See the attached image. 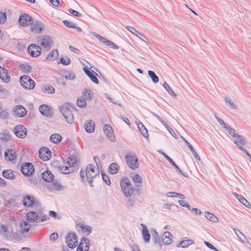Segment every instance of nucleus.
Returning <instances> with one entry per match:
<instances>
[{"instance_id": "1", "label": "nucleus", "mask_w": 251, "mask_h": 251, "mask_svg": "<svg viewBox=\"0 0 251 251\" xmlns=\"http://www.w3.org/2000/svg\"><path fill=\"white\" fill-rule=\"evenodd\" d=\"M120 185L124 195L126 197H130L133 192V187L130 180L126 177H123Z\"/></svg>"}, {"instance_id": "2", "label": "nucleus", "mask_w": 251, "mask_h": 251, "mask_svg": "<svg viewBox=\"0 0 251 251\" xmlns=\"http://www.w3.org/2000/svg\"><path fill=\"white\" fill-rule=\"evenodd\" d=\"M20 82L21 85L25 89L32 90L35 86L34 81L29 76L26 75L21 76Z\"/></svg>"}, {"instance_id": "3", "label": "nucleus", "mask_w": 251, "mask_h": 251, "mask_svg": "<svg viewBox=\"0 0 251 251\" xmlns=\"http://www.w3.org/2000/svg\"><path fill=\"white\" fill-rule=\"evenodd\" d=\"M60 112L68 124H72L74 122V115L68 107L66 105H62L60 108Z\"/></svg>"}, {"instance_id": "4", "label": "nucleus", "mask_w": 251, "mask_h": 251, "mask_svg": "<svg viewBox=\"0 0 251 251\" xmlns=\"http://www.w3.org/2000/svg\"><path fill=\"white\" fill-rule=\"evenodd\" d=\"M125 160L127 165L131 169L135 170L138 168L139 165L138 159L135 155L126 154L125 156Z\"/></svg>"}, {"instance_id": "5", "label": "nucleus", "mask_w": 251, "mask_h": 251, "mask_svg": "<svg viewBox=\"0 0 251 251\" xmlns=\"http://www.w3.org/2000/svg\"><path fill=\"white\" fill-rule=\"evenodd\" d=\"M66 242L71 249H74L77 245V239L76 234L74 232L69 233L66 238Z\"/></svg>"}, {"instance_id": "6", "label": "nucleus", "mask_w": 251, "mask_h": 251, "mask_svg": "<svg viewBox=\"0 0 251 251\" xmlns=\"http://www.w3.org/2000/svg\"><path fill=\"white\" fill-rule=\"evenodd\" d=\"M21 170L24 176H30L34 173V168L31 163L26 162L22 165Z\"/></svg>"}, {"instance_id": "7", "label": "nucleus", "mask_w": 251, "mask_h": 251, "mask_svg": "<svg viewBox=\"0 0 251 251\" xmlns=\"http://www.w3.org/2000/svg\"><path fill=\"white\" fill-rule=\"evenodd\" d=\"M27 51L31 56L36 57L41 54L42 49L38 45L32 44L28 47Z\"/></svg>"}, {"instance_id": "8", "label": "nucleus", "mask_w": 251, "mask_h": 251, "mask_svg": "<svg viewBox=\"0 0 251 251\" xmlns=\"http://www.w3.org/2000/svg\"><path fill=\"white\" fill-rule=\"evenodd\" d=\"M33 21L32 18L27 14H22L19 19V24L21 26L25 27L31 25Z\"/></svg>"}, {"instance_id": "9", "label": "nucleus", "mask_w": 251, "mask_h": 251, "mask_svg": "<svg viewBox=\"0 0 251 251\" xmlns=\"http://www.w3.org/2000/svg\"><path fill=\"white\" fill-rule=\"evenodd\" d=\"M44 25L41 22L35 20H33L30 25V30L35 33H40L44 28Z\"/></svg>"}, {"instance_id": "10", "label": "nucleus", "mask_w": 251, "mask_h": 251, "mask_svg": "<svg viewBox=\"0 0 251 251\" xmlns=\"http://www.w3.org/2000/svg\"><path fill=\"white\" fill-rule=\"evenodd\" d=\"M40 44L47 50L50 49L52 44L53 41L52 38L49 35H43L40 37Z\"/></svg>"}, {"instance_id": "11", "label": "nucleus", "mask_w": 251, "mask_h": 251, "mask_svg": "<svg viewBox=\"0 0 251 251\" xmlns=\"http://www.w3.org/2000/svg\"><path fill=\"white\" fill-rule=\"evenodd\" d=\"M103 132L107 138L112 142L116 141V137L113 132L112 127L108 124H105L103 126Z\"/></svg>"}, {"instance_id": "12", "label": "nucleus", "mask_w": 251, "mask_h": 251, "mask_svg": "<svg viewBox=\"0 0 251 251\" xmlns=\"http://www.w3.org/2000/svg\"><path fill=\"white\" fill-rule=\"evenodd\" d=\"M39 155L42 160L47 161L50 159L51 156V152L47 147H43L39 151Z\"/></svg>"}, {"instance_id": "13", "label": "nucleus", "mask_w": 251, "mask_h": 251, "mask_svg": "<svg viewBox=\"0 0 251 251\" xmlns=\"http://www.w3.org/2000/svg\"><path fill=\"white\" fill-rule=\"evenodd\" d=\"M13 132L17 137L21 138L25 137L27 134L26 128L22 125L16 126Z\"/></svg>"}, {"instance_id": "14", "label": "nucleus", "mask_w": 251, "mask_h": 251, "mask_svg": "<svg viewBox=\"0 0 251 251\" xmlns=\"http://www.w3.org/2000/svg\"><path fill=\"white\" fill-rule=\"evenodd\" d=\"M90 245V240L86 238L81 239L76 251H88Z\"/></svg>"}, {"instance_id": "15", "label": "nucleus", "mask_w": 251, "mask_h": 251, "mask_svg": "<svg viewBox=\"0 0 251 251\" xmlns=\"http://www.w3.org/2000/svg\"><path fill=\"white\" fill-rule=\"evenodd\" d=\"M39 109L41 114L44 116L51 117L52 115L53 112L51 107L47 104L40 105Z\"/></svg>"}, {"instance_id": "16", "label": "nucleus", "mask_w": 251, "mask_h": 251, "mask_svg": "<svg viewBox=\"0 0 251 251\" xmlns=\"http://www.w3.org/2000/svg\"><path fill=\"white\" fill-rule=\"evenodd\" d=\"M85 175L87 178V180L91 187H94L93 184V179L96 177L97 176L99 177V172L97 170L96 172L90 173L88 171H85Z\"/></svg>"}, {"instance_id": "17", "label": "nucleus", "mask_w": 251, "mask_h": 251, "mask_svg": "<svg viewBox=\"0 0 251 251\" xmlns=\"http://www.w3.org/2000/svg\"><path fill=\"white\" fill-rule=\"evenodd\" d=\"M170 163V164L175 167L176 170V171L179 174L185 176L182 171L179 169L178 166L176 164V163L173 161V160L170 158L167 154H166L163 151L159 152Z\"/></svg>"}, {"instance_id": "18", "label": "nucleus", "mask_w": 251, "mask_h": 251, "mask_svg": "<svg viewBox=\"0 0 251 251\" xmlns=\"http://www.w3.org/2000/svg\"><path fill=\"white\" fill-rule=\"evenodd\" d=\"M0 78L4 82L8 83L10 81V77L8 71L0 66Z\"/></svg>"}, {"instance_id": "19", "label": "nucleus", "mask_w": 251, "mask_h": 251, "mask_svg": "<svg viewBox=\"0 0 251 251\" xmlns=\"http://www.w3.org/2000/svg\"><path fill=\"white\" fill-rule=\"evenodd\" d=\"M35 204L36 201L34 196L27 195L24 198L23 204L24 206L29 207L33 206Z\"/></svg>"}, {"instance_id": "20", "label": "nucleus", "mask_w": 251, "mask_h": 251, "mask_svg": "<svg viewBox=\"0 0 251 251\" xmlns=\"http://www.w3.org/2000/svg\"><path fill=\"white\" fill-rule=\"evenodd\" d=\"M13 111L15 115L19 117H24L26 114L25 108L21 105L16 106Z\"/></svg>"}, {"instance_id": "21", "label": "nucleus", "mask_w": 251, "mask_h": 251, "mask_svg": "<svg viewBox=\"0 0 251 251\" xmlns=\"http://www.w3.org/2000/svg\"><path fill=\"white\" fill-rule=\"evenodd\" d=\"M152 240L155 245L157 246L160 249H162L161 241L158 234L154 229H151Z\"/></svg>"}, {"instance_id": "22", "label": "nucleus", "mask_w": 251, "mask_h": 251, "mask_svg": "<svg viewBox=\"0 0 251 251\" xmlns=\"http://www.w3.org/2000/svg\"><path fill=\"white\" fill-rule=\"evenodd\" d=\"M26 219L28 221L34 223H38L39 215L38 214L33 211H30L26 214Z\"/></svg>"}, {"instance_id": "23", "label": "nucleus", "mask_w": 251, "mask_h": 251, "mask_svg": "<svg viewBox=\"0 0 251 251\" xmlns=\"http://www.w3.org/2000/svg\"><path fill=\"white\" fill-rule=\"evenodd\" d=\"M162 242L164 244L169 245L172 243L173 237L171 232L165 231L162 235Z\"/></svg>"}, {"instance_id": "24", "label": "nucleus", "mask_w": 251, "mask_h": 251, "mask_svg": "<svg viewBox=\"0 0 251 251\" xmlns=\"http://www.w3.org/2000/svg\"><path fill=\"white\" fill-rule=\"evenodd\" d=\"M141 226H142V235L143 240L146 243H149L150 241L151 235L149 233V230L147 226L143 224H141Z\"/></svg>"}, {"instance_id": "25", "label": "nucleus", "mask_w": 251, "mask_h": 251, "mask_svg": "<svg viewBox=\"0 0 251 251\" xmlns=\"http://www.w3.org/2000/svg\"><path fill=\"white\" fill-rule=\"evenodd\" d=\"M95 125L94 122L90 120L84 124L85 131L88 133H92L95 130Z\"/></svg>"}, {"instance_id": "26", "label": "nucleus", "mask_w": 251, "mask_h": 251, "mask_svg": "<svg viewBox=\"0 0 251 251\" xmlns=\"http://www.w3.org/2000/svg\"><path fill=\"white\" fill-rule=\"evenodd\" d=\"M136 123L142 134L145 137L147 138L149 136V134L147 128L139 120L136 121Z\"/></svg>"}, {"instance_id": "27", "label": "nucleus", "mask_w": 251, "mask_h": 251, "mask_svg": "<svg viewBox=\"0 0 251 251\" xmlns=\"http://www.w3.org/2000/svg\"><path fill=\"white\" fill-rule=\"evenodd\" d=\"M42 177L43 180L47 182H51L54 179V176L48 170L42 173Z\"/></svg>"}, {"instance_id": "28", "label": "nucleus", "mask_w": 251, "mask_h": 251, "mask_svg": "<svg viewBox=\"0 0 251 251\" xmlns=\"http://www.w3.org/2000/svg\"><path fill=\"white\" fill-rule=\"evenodd\" d=\"M235 139L234 141V143L236 145L237 147L240 149V148H243L242 145H245L246 144V140L243 136L237 134L235 137Z\"/></svg>"}, {"instance_id": "29", "label": "nucleus", "mask_w": 251, "mask_h": 251, "mask_svg": "<svg viewBox=\"0 0 251 251\" xmlns=\"http://www.w3.org/2000/svg\"><path fill=\"white\" fill-rule=\"evenodd\" d=\"M42 89L44 93L47 94H53L55 93V89L49 84H43Z\"/></svg>"}, {"instance_id": "30", "label": "nucleus", "mask_w": 251, "mask_h": 251, "mask_svg": "<svg viewBox=\"0 0 251 251\" xmlns=\"http://www.w3.org/2000/svg\"><path fill=\"white\" fill-rule=\"evenodd\" d=\"M83 70L86 75L91 79V81L96 84L99 83L97 77L87 68H83Z\"/></svg>"}, {"instance_id": "31", "label": "nucleus", "mask_w": 251, "mask_h": 251, "mask_svg": "<svg viewBox=\"0 0 251 251\" xmlns=\"http://www.w3.org/2000/svg\"><path fill=\"white\" fill-rule=\"evenodd\" d=\"M7 151H5L4 157L6 159L9 161H13L15 159L16 156L14 155L15 152L12 149H7Z\"/></svg>"}, {"instance_id": "32", "label": "nucleus", "mask_w": 251, "mask_h": 251, "mask_svg": "<svg viewBox=\"0 0 251 251\" xmlns=\"http://www.w3.org/2000/svg\"><path fill=\"white\" fill-rule=\"evenodd\" d=\"M234 195L241 203H242L243 205H244L248 208H251V204L243 196H242L241 195H238L236 193H234Z\"/></svg>"}, {"instance_id": "33", "label": "nucleus", "mask_w": 251, "mask_h": 251, "mask_svg": "<svg viewBox=\"0 0 251 251\" xmlns=\"http://www.w3.org/2000/svg\"><path fill=\"white\" fill-rule=\"evenodd\" d=\"M14 173V172L11 170H6L2 172V175L5 178L13 179L15 177Z\"/></svg>"}, {"instance_id": "34", "label": "nucleus", "mask_w": 251, "mask_h": 251, "mask_svg": "<svg viewBox=\"0 0 251 251\" xmlns=\"http://www.w3.org/2000/svg\"><path fill=\"white\" fill-rule=\"evenodd\" d=\"M119 170L118 164L116 163H111L109 167V173L112 175L117 174Z\"/></svg>"}, {"instance_id": "35", "label": "nucleus", "mask_w": 251, "mask_h": 251, "mask_svg": "<svg viewBox=\"0 0 251 251\" xmlns=\"http://www.w3.org/2000/svg\"><path fill=\"white\" fill-rule=\"evenodd\" d=\"M76 162V158L75 156L72 155L67 157L66 164L71 167H73L74 164H75Z\"/></svg>"}, {"instance_id": "36", "label": "nucleus", "mask_w": 251, "mask_h": 251, "mask_svg": "<svg viewBox=\"0 0 251 251\" xmlns=\"http://www.w3.org/2000/svg\"><path fill=\"white\" fill-rule=\"evenodd\" d=\"M58 170L61 173L63 174H68L73 172V169H71V167L68 166H60L58 167Z\"/></svg>"}, {"instance_id": "37", "label": "nucleus", "mask_w": 251, "mask_h": 251, "mask_svg": "<svg viewBox=\"0 0 251 251\" xmlns=\"http://www.w3.org/2000/svg\"><path fill=\"white\" fill-rule=\"evenodd\" d=\"M183 141L185 142L188 148L190 150L192 153L194 155L195 158L198 160H200L201 158L199 155L196 153L193 146L184 138H182Z\"/></svg>"}, {"instance_id": "38", "label": "nucleus", "mask_w": 251, "mask_h": 251, "mask_svg": "<svg viewBox=\"0 0 251 251\" xmlns=\"http://www.w3.org/2000/svg\"><path fill=\"white\" fill-rule=\"evenodd\" d=\"M62 139V136L59 134H52L50 138V141L53 143H58Z\"/></svg>"}, {"instance_id": "39", "label": "nucleus", "mask_w": 251, "mask_h": 251, "mask_svg": "<svg viewBox=\"0 0 251 251\" xmlns=\"http://www.w3.org/2000/svg\"><path fill=\"white\" fill-rule=\"evenodd\" d=\"M58 52L57 50H54L51 51L46 58L47 60H54L58 56Z\"/></svg>"}, {"instance_id": "40", "label": "nucleus", "mask_w": 251, "mask_h": 251, "mask_svg": "<svg viewBox=\"0 0 251 251\" xmlns=\"http://www.w3.org/2000/svg\"><path fill=\"white\" fill-rule=\"evenodd\" d=\"M21 226L22 229L21 230L20 232L21 233H24L29 230L30 225H29L27 222L24 221L23 223H21Z\"/></svg>"}, {"instance_id": "41", "label": "nucleus", "mask_w": 251, "mask_h": 251, "mask_svg": "<svg viewBox=\"0 0 251 251\" xmlns=\"http://www.w3.org/2000/svg\"><path fill=\"white\" fill-rule=\"evenodd\" d=\"M0 139L4 141H8L10 140L11 136L9 132L4 131L0 134Z\"/></svg>"}, {"instance_id": "42", "label": "nucleus", "mask_w": 251, "mask_h": 251, "mask_svg": "<svg viewBox=\"0 0 251 251\" xmlns=\"http://www.w3.org/2000/svg\"><path fill=\"white\" fill-rule=\"evenodd\" d=\"M166 196L168 197H178L179 199L183 200L185 198L183 194L177 193L176 192H168L166 194Z\"/></svg>"}, {"instance_id": "43", "label": "nucleus", "mask_w": 251, "mask_h": 251, "mask_svg": "<svg viewBox=\"0 0 251 251\" xmlns=\"http://www.w3.org/2000/svg\"><path fill=\"white\" fill-rule=\"evenodd\" d=\"M148 75L151 78L152 82H153L154 83L158 82L159 78L153 71L151 70L149 71Z\"/></svg>"}, {"instance_id": "44", "label": "nucleus", "mask_w": 251, "mask_h": 251, "mask_svg": "<svg viewBox=\"0 0 251 251\" xmlns=\"http://www.w3.org/2000/svg\"><path fill=\"white\" fill-rule=\"evenodd\" d=\"M194 242L192 240L190 239L183 240L179 242V244L178 245V247L181 246L182 248H186L188 247L189 245L194 244Z\"/></svg>"}, {"instance_id": "45", "label": "nucleus", "mask_w": 251, "mask_h": 251, "mask_svg": "<svg viewBox=\"0 0 251 251\" xmlns=\"http://www.w3.org/2000/svg\"><path fill=\"white\" fill-rule=\"evenodd\" d=\"M205 217L206 219L213 222H216L218 221V218L213 214L209 212L205 213Z\"/></svg>"}, {"instance_id": "46", "label": "nucleus", "mask_w": 251, "mask_h": 251, "mask_svg": "<svg viewBox=\"0 0 251 251\" xmlns=\"http://www.w3.org/2000/svg\"><path fill=\"white\" fill-rule=\"evenodd\" d=\"M20 67L22 71L25 73H29L32 69L30 65L27 64H21Z\"/></svg>"}, {"instance_id": "47", "label": "nucleus", "mask_w": 251, "mask_h": 251, "mask_svg": "<svg viewBox=\"0 0 251 251\" xmlns=\"http://www.w3.org/2000/svg\"><path fill=\"white\" fill-rule=\"evenodd\" d=\"M8 116V112L6 109H2V107L0 108V118L6 119Z\"/></svg>"}, {"instance_id": "48", "label": "nucleus", "mask_w": 251, "mask_h": 251, "mask_svg": "<svg viewBox=\"0 0 251 251\" xmlns=\"http://www.w3.org/2000/svg\"><path fill=\"white\" fill-rule=\"evenodd\" d=\"M86 102L84 98H80L77 100L76 104L78 107L80 108L84 107L86 106Z\"/></svg>"}, {"instance_id": "49", "label": "nucleus", "mask_w": 251, "mask_h": 251, "mask_svg": "<svg viewBox=\"0 0 251 251\" xmlns=\"http://www.w3.org/2000/svg\"><path fill=\"white\" fill-rule=\"evenodd\" d=\"M163 87L167 91V92L171 95L176 96V94L172 90L169 84L165 82L163 85Z\"/></svg>"}, {"instance_id": "50", "label": "nucleus", "mask_w": 251, "mask_h": 251, "mask_svg": "<svg viewBox=\"0 0 251 251\" xmlns=\"http://www.w3.org/2000/svg\"><path fill=\"white\" fill-rule=\"evenodd\" d=\"M83 96L87 100H91L92 98V95L91 94V90L85 89L83 92Z\"/></svg>"}, {"instance_id": "51", "label": "nucleus", "mask_w": 251, "mask_h": 251, "mask_svg": "<svg viewBox=\"0 0 251 251\" xmlns=\"http://www.w3.org/2000/svg\"><path fill=\"white\" fill-rule=\"evenodd\" d=\"M101 174L102 178L103 181L107 185H110V184H111V181L110 180L109 176L107 175L104 174L103 172H101Z\"/></svg>"}, {"instance_id": "52", "label": "nucleus", "mask_w": 251, "mask_h": 251, "mask_svg": "<svg viewBox=\"0 0 251 251\" xmlns=\"http://www.w3.org/2000/svg\"><path fill=\"white\" fill-rule=\"evenodd\" d=\"M225 129L233 137L235 138V137L237 135V134L235 133V129L230 127L229 126H228Z\"/></svg>"}, {"instance_id": "53", "label": "nucleus", "mask_w": 251, "mask_h": 251, "mask_svg": "<svg viewBox=\"0 0 251 251\" xmlns=\"http://www.w3.org/2000/svg\"><path fill=\"white\" fill-rule=\"evenodd\" d=\"M126 28L133 34L139 36L140 32L137 30L134 27L130 26H126Z\"/></svg>"}, {"instance_id": "54", "label": "nucleus", "mask_w": 251, "mask_h": 251, "mask_svg": "<svg viewBox=\"0 0 251 251\" xmlns=\"http://www.w3.org/2000/svg\"><path fill=\"white\" fill-rule=\"evenodd\" d=\"M132 180L135 183H142V179L141 177L138 174H136L132 176Z\"/></svg>"}, {"instance_id": "55", "label": "nucleus", "mask_w": 251, "mask_h": 251, "mask_svg": "<svg viewBox=\"0 0 251 251\" xmlns=\"http://www.w3.org/2000/svg\"><path fill=\"white\" fill-rule=\"evenodd\" d=\"M7 16L5 12L0 11V24H3L6 22Z\"/></svg>"}, {"instance_id": "56", "label": "nucleus", "mask_w": 251, "mask_h": 251, "mask_svg": "<svg viewBox=\"0 0 251 251\" xmlns=\"http://www.w3.org/2000/svg\"><path fill=\"white\" fill-rule=\"evenodd\" d=\"M214 117L219 122V124L222 126L225 129L227 127L228 125H226L222 119L219 118L216 114H214Z\"/></svg>"}, {"instance_id": "57", "label": "nucleus", "mask_w": 251, "mask_h": 251, "mask_svg": "<svg viewBox=\"0 0 251 251\" xmlns=\"http://www.w3.org/2000/svg\"><path fill=\"white\" fill-rule=\"evenodd\" d=\"M80 227L84 230V232L87 233V234H89L91 232V227L89 226H86L82 225H81Z\"/></svg>"}, {"instance_id": "58", "label": "nucleus", "mask_w": 251, "mask_h": 251, "mask_svg": "<svg viewBox=\"0 0 251 251\" xmlns=\"http://www.w3.org/2000/svg\"><path fill=\"white\" fill-rule=\"evenodd\" d=\"M63 24L67 27L70 28H75V24L72 22H70L67 20H64L63 21Z\"/></svg>"}, {"instance_id": "59", "label": "nucleus", "mask_w": 251, "mask_h": 251, "mask_svg": "<svg viewBox=\"0 0 251 251\" xmlns=\"http://www.w3.org/2000/svg\"><path fill=\"white\" fill-rule=\"evenodd\" d=\"M7 94V91L0 85V98H4Z\"/></svg>"}, {"instance_id": "60", "label": "nucleus", "mask_w": 251, "mask_h": 251, "mask_svg": "<svg viewBox=\"0 0 251 251\" xmlns=\"http://www.w3.org/2000/svg\"><path fill=\"white\" fill-rule=\"evenodd\" d=\"M97 170V169H96L94 165L90 164L87 166L85 171H88L90 173H91V172L93 173V172H96Z\"/></svg>"}, {"instance_id": "61", "label": "nucleus", "mask_w": 251, "mask_h": 251, "mask_svg": "<svg viewBox=\"0 0 251 251\" xmlns=\"http://www.w3.org/2000/svg\"><path fill=\"white\" fill-rule=\"evenodd\" d=\"M179 204L182 207H187L188 209L191 210V206L188 204V202L183 200H179Z\"/></svg>"}, {"instance_id": "62", "label": "nucleus", "mask_w": 251, "mask_h": 251, "mask_svg": "<svg viewBox=\"0 0 251 251\" xmlns=\"http://www.w3.org/2000/svg\"><path fill=\"white\" fill-rule=\"evenodd\" d=\"M141 40L146 43L147 44H148L149 39L142 33H139V36H137Z\"/></svg>"}, {"instance_id": "63", "label": "nucleus", "mask_w": 251, "mask_h": 251, "mask_svg": "<svg viewBox=\"0 0 251 251\" xmlns=\"http://www.w3.org/2000/svg\"><path fill=\"white\" fill-rule=\"evenodd\" d=\"M69 13H70L73 15H74L75 17L79 18L82 16V14L81 13H80L79 12H78L74 9L70 8L69 9Z\"/></svg>"}, {"instance_id": "64", "label": "nucleus", "mask_w": 251, "mask_h": 251, "mask_svg": "<svg viewBox=\"0 0 251 251\" xmlns=\"http://www.w3.org/2000/svg\"><path fill=\"white\" fill-rule=\"evenodd\" d=\"M71 62V60L69 58H67L66 60L65 58L61 57L60 59L59 63H62L63 65H67L70 64Z\"/></svg>"}]
</instances>
